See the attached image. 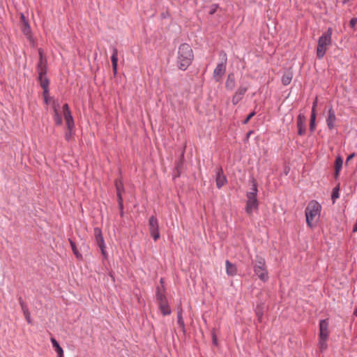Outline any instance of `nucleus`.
<instances>
[{"label": "nucleus", "mask_w": 357, "mask_h": 357, "mask_svg": "<svg viewBox=\"0 0 357 357\" xmlns=\"http://www.w3.org/2000/svg\"><path fill=\"white\" fill-rule=\"evenodd\" d=\"M253 133H254V130H250L249 132H248V133L246 134V136L243 140L245 143H247L249 141V138H250V135Z\"/></svg>", "instance_id": "c03bdc74"}, {"label": "nucleus", "mask_w": 357, "mask_h": 357, "mask_svg": "<svg viewBox=\"0 0 357 357\" xmlns=\"http://www.w3.org/2000/svg\"><path fill=\"white\" fill-rule=\"evenodd\" d=\"M354 315L357 317V307L355 308L354 311Z\"/></svg>", "instance_id": "603ef678"}, {"label": "nucleus", "mask_w": 357, "mask_h": 357, "mask_svg": "<svg viewBox=\"0 0 357 357\" xmlns=\"http://www.w3.org/2000/svg\"><path fill=\"white\" fill-rule=\"evenodd\" d=\"M116 197H117V202H118V204L123 203V195H122V194H117V195H116Z\"/></svg>", "instance_id": "49530a36"}, {"label": "nucleus", "mask_w": 357, "mask_h": 357, "mask_svg": "<svg viewBox=\"0 0 357 357\" xmlns=\"http://www.w3.org/2000/svg\"><path fill=\"white\" fill-rule=\"evenodd\" d=\"M305 116L303 114H299L297 116L296 126L298 128V135L300 136H303L305 134Z\"/></svg>", "instance_id": "4468645a"}, {"label": "nucleus", "mask_w": 357, "mask_h": 357, "mask_svg": "<svg viewBox=\"0 0 357 357\" xmlns=\"http://www.w3.org/2000/svg\"><path fill=\"white\" fill-rule=\"evenodd\" d=\"M254 272L256 275L264 282L268 280V273L266 265L264 258L257 257L256 263L253 266Z\"/></svg>", "instance_id": "39448f33"}, {"label": "nucleus", "mask_w": 357, "mask_h": 357, "mask_svg": "<svg viewBox=\"0 0 357 357\" xmlns=\"http://www.w3.org/2000/svg\"><path fill=\"white\" fill-rule=\"evenodd\" d=\"M49 94H50L49 89H47L46 93H45V91H43V96L44 102L45 104H48V102H49V99H50Z\"/></svg>", "instance_id": "58836bf2"}, {"label": "nucleus", "mask_w": 357, "mask_h": 357, "mask_svg": "<svg viewBox=\"0 0 357 357\" xmlns=\"http://www.w3.org/2000/svg\"><path fill=\"white\" fill-rule=\"evenodd\" d=\"M246 197L248 200L257 199V194L256 192H248Z\"/></svg>", "instance_id": "e433bc0d"}, {"label": "nucleus", "mask_w": 357, "mask_h": 357, "mask_svg": "<svg viewBox=\"0 0 357 357\" xmlns=\"http://www.w3.org/2000/svg\"><path fill=\"white\" fill-rule=\"evenodd\" d=\"M355 155V153H352L351 154L349 155L346 160V164H347L349 160H352Z\"/></svg>", "instance_id": "de8ad7c7"}, {"label": "nucleus", "mask_w": 357, "mask_h": 357, "mask_svg": "<svg viewBox=\"0 0 357 357\" xmlns=\"http://www.w3.org/2000/svg\"><path fill=\"white\" fill-rule=\"evenodd\" d=\"M24 317L26 319V321H27L28 324H31V314H30V312H25V313H24Z\"/></svg>", "instance_id": "79ce46f5"}, {"label": "nucleus", "mask_w": 357, "mask_h": 357, "mask_svg": "<svg viewBox=\"0 0 357 357\" xmlns=\"http://www.w3.org/2000/svg\"><path fill=\"white\" fill-rule=\"evenodd\" d=\"M343 164V160L342 158L340 155H337L335 160V172H334V178H337L340 176V172L342 169Z\"/></svg>", "instance_id": "412c9836"}, {"label": "nucleus", "mask_w": 357, "mask_h": 357, "mask_svg": "<svg viewBox=\"0 0 357 357\" xmlns=\"http://www.w3.org/2000/svg\"><path fill=\"white\" fill-rule=\"evenodd\" d=\"M19 303L21 306V308H22V310L23 312V314L25 313V312H29V308L27 307V305H26V303H24V301H23L22 298V297H20L19 298Z\"/></svg>", "instance_id": "473e14b6"}, {"label": "nucleus", "mask_w": 357, "mask_h": 357, "mask_svg": "<svg viewBox=\"0 0 357 357\" xmlns=\"http://www.w3.org/2000/svg\"><path fill=\"white\" fill-rule=\"evenodd\" d=\"M259 202L257 199L247 200L245 211L248 215H252L253 209H258Z\"/></svg>", "instance_id": "6ab92c4d"}, {"label": "nucleus", "mask_w": 357, "mask_h": 357, "mask_svg": "<svg viewBox=\"0 0 357 357\" xmlns=\"http://www.w3.org/2000/svg\"><path fill=\"white\" fill-rule=\"evenodd\" d=\"M336 121L337 118L335 116V112L333 108V106L331 105L328 110V116L326 119L327 127L330 130H333L335 128Z\"/></svg>", "instance_id": "f8f14e48"}, {"label": "nucleus", "mask_w": 357, "mask_h": 357, "mask_svg": "<svg viewBox=\"0 0 357 357\" xmlns=\"http://www.w3.org/2000/svg\"><path fill=\"white\" fill-rule=\"evenodd\" d=\"M215 183L217 188L219 189L221 188L227 183V177L224 174V172L222 167H219L217 169Z\"/></svg>", "instance_id": "2eb2a0df"}, {"label": "nucleus", "mask_w": 357, "mask_h": 357, "mask_svg": "<svg viewBox=\"0 0 357 357\" xmlns=\"http://www.w3.org/2000/svg\"><path fill=\"white\" fill-rule=\"evenodd\" d=\"M256 316L257 317V321L259 323H261L263 318V312L261 310L256 311Z\"/></svg>", "instance_id": "a19ab883"}, {"label": "nucleus", "mask_w": 357, "mask_h": 357, "mask_svg": "<svg viewBox=\"0 0 357 357\" xmlns=\"http://www.w3.org/2000/svg\"><path fill=\"white\" fill-rule=\"evenodd\" d=\"M160 283L161 284V287H160V288L163 289V288H165V280L163 278H161L160 280Z\"/></svg>", "instance_id": "09e8293b"}, {"label": "nucleus", "mask_w": 357, "mask_h": 357, "mask_svg": "<svg viewBox=\"0 0 357 357\" xmlns=\"http://www.w3.org/2000/svg\"><path fill=\"white\" fill-rule=\"evenodd\" d=\"M120 216H121V218H123V217L124 216V211H123V210L120 211Z\"/></svg>", "instance_id": "3c124183"}, {"label": "nucleus", "mask_w": 357, "mask_h": 357, "mask_svg": "<svg viewBox=\"0 0 357 357\" xmlns=\"http://www.w3.org/2000/svg\"><path fill=\"white\" fill-rule=\"evenodd\" d=\"M63 115L66 121V128L64 132V138L67 142H70L74 135L73 129L75 128L74 119L72 116L69 105L65 103L62 107Z\"/></svg>", "instance_id": "20e7f679"}, {"label": "nucleus", "mask_w": 357, "mask_h": 357, "mask_svg": "<svg viewBox=\"0 0 357 357\" xmlns=\"http://www.w3.org/2000/svg\"><path fill=\"white\" fill-rule=\"evenodd\" d=\"M51 342L52 344V347L54 348V350L57 353L58 357H63V350L59 345V342L56 340V339L51 337Z\"/></svg>", "instance_id": "a878e982"}, {"label": "nucleus", "mask_w": 357, "mask_h": 357, "mask_svg": "<svg viewBox=\"0 0 357 357\" xmlns=\"http://www.w3.org/2000/svg\"><path fill=\"white\" fill-rule=\"evenodd\" d=\"M155 298L156 301H160L162 300L167 299L166 295H165V288H160V287H156V292H155Z\"/></svg>", "instance_id": "cd10ccee"}, {"label": "nucleus", "mask_w": 357, "mask_h": 357, "mask_svg": "<svg viewBox=\"0 0 357 357\" xmlns=\"http://www.w3.org/2000/svg\"><path fill=\"white\" fill-rule=\"evenodd\" d=\"M211 334L213 344H214L215 346H218V338H217L215 328H213L211 330Z\"/></svg>", "instance_id": "f704fd0d"}, {"label": "nucleus", "mask_w": 357, "mask_h": 357, "mask_svg": "<svg viewBox=\"0 0 357 357\" xmlns=\"http://www.w3.org/2000/svg\"><path fill=\"white\" fill-rule=\"evenodd\" d=\"M118 205H119V211H122V210H123V208H124V207H123V203L118 204Z\"/></svg>", "instance_id": "8fccbe9b"}, {"label": "nucleus", "mask_w": 357, "mask_h": 357, "mask_svg": "<svg viewBox=\"0 0 357 357\" xmlns=\"http://www.w3.org/2000/svg\"><path fill=\"white\" fill-rule=\"evenodd\" d=\"M38 81L40 85L45 93H47V89H49L50 79L47 77L46 74L38 73Z\"/></svg>", "instance_id": "aec40b11"}, {"label": "nucleus", "mask_w": 357, "mask_h": 357, "mask_svg": "<svg viewBox=\"0 0 357 357\" xmlns=\"http://www.w3.org/2000/svg\"><path fill=\"white\" fill-rule=\"evenodd\" d=\"M251 182L252 183V188H251V191L250 192H256V194H257L258 189H257V183L256 180L254 178H252V180H251Z\"/></svg>", "instance_id": "4c0bfd02"}, {"label": "nucleus", "mask_w": 357, "mask_h": 357, "mask_svg": "<svg viewBox=\"0 0 357 357\" xmlns=\"http://www.w3.org/2000/svg\"><path fill=\"white\" fill-rule=\"evenodd\" d=\"M321 206L316 200L310 201L305 210L307 225L312 229L315 227L314 221H317L320 217Z\"/></svg>", "instance_id": "f03ea898"}, {"label": "nucleus", "mask_w": 357, "mask_h": 357, "mask_svg": "<svg viewBox=\"0 0 357 357\" xmlns=\"http://www.w3.org/2000/svg\"><path fill=\"white\" fill-rule=\"evenodd\" d=\"M317 104H318V97L316 96V98L314 100L313 103H312L311 114H312L313 112L316 113V108H317Z\"/></svg>", "instance_id": "ea45409f"}, {"label": "nucleus", "mask_w": 357, "mask_h": 357, "mask_svg": "<svg viewBox=\"0 0 357 357\" xmlns=\"http://www.w3.org/2000/svg\"><path fill=\"white\" fill-rule=\"evenodd\" d=\"M68 241L76 258L79 260H82L83 259L82 255L78 251L75 243L71 238H69Z\"/></svg>", "instance_id": "c85d7f7f"}, {"label": "nucleus", "mask_w": 357, "mask_h": 357, "mask_svg": "<svg viewBox=\"0 0 357 357\" xmlns=\"http://www.w3.org/2000/svg\"><path fill=\"white\" fill-rule=\"evenodd\" d=\"M227 67V57L225 54V61L218 63L213 71V78L216 82H219L222 77L225 74Z\"/></svg>", "instance_id": "1a4fd4ad"}, {"label": "nucleus", "mask_w": 357, "mask_h": 357, "mask_svg": "<svg viewBox=\"0 0 357 357\" xmlns=\"http://www.w3.org/2000/svg\"><path fill=\"white\" fill-rule=\"evenodd\" d=\"M333 28L328 27L318 40L317 47V56L318 59H322L327 51V47L332 43Z\"/></svg>", "instance_id": "7ed1b4c3"}, {"label": "nucleus", "mask_w": 357, "mask_h": 357, "mask_svg": "<svg viewBox=\"0 0 357 357\" xmlns=\"http://www.w3.org/2000/svg\"><path fill=\"white\" fill-rule=\"evenodd\" d=\"M53 120L56 126H60L63 123L62 115L59 112V104L55 101L53 102Z\"/></svg>", "instance_id": "ddd939ff"}, {"label": "nucleus", "mask_w": 357, "mask_h": 357, "mask_svg": "<svg viewBox=\"0 0 357 357\" xmlns=\"http://www.w3.org/2000/svg\"><path fill=\"white\" fill-rule=\"evenodd\" d=\"M236 85L235 75L234 73H231L227 75L226 82H225V88L227 90L231 91L234 89Z\"/></svg>", "instance_id": "4be33fe9"}, {"label": "nucleus", "mask_w": 357, "mask_h": 357, "mask_svg": "<svg viewBox=\"0 0 357 357\" xmlns=\"http://www.w3.org/2000/svg\"><path fill=\"white\" fill-rule=\"evenodd\" d=\"M114 185L116 188V195L123 194L125 192L124 185L121 178H117L114 181Z\"/></svg>", "instance_id": "bb28decb"}, {"label": "nucleus", "mask_w": 357, "mask_h": 357, "mask_svg": "<svg viewBox=\"0 0 357 357\" xmlns=\"http://www.w3.org/2000/svg\"><path fill=\"white\" fill-rule=\"evenodd\" d=\"M319 339H328L329 337V321L328 319H325L320 320L319 321Z\"/></svg>", "instance_id": "9d476101"}, {"label": "nucleus", "mask_w": 357, "mask_h": 357, "mask_svg": "<svg viewBox=\"0 0 357 357\" xmlns=\"http://www.w3.org/2000/svg\"><path fill=\"white\" fill-rule=\"evenodd\" d=\"M248 90V88L247 86H240L232 96V104L234 105H236L240 101H241Z\"/></svg>", "instance_id": "9b49d317"}, {"label": "nucleus", "mask_w": 357, "mask_h": 357, "mask_svg": "<svg viewBox=\"0 0 357 357\" xmlns=\"http://www.w3.org/2000/svg\"><path fill=\"white\" fill-rule=\"evenodd\" d=\"M177 323L181 328L184 335L186 334L185 324L183 318V308L181 303L180 302L179 305L177 307Z\"/></svg>", "instance_id": "f3484780"}, {"label": "nucleus", "mask_w": 357, "mask_h": 357, "mask_svg": "<svg viewBox=\"0 0 357 357\" xmlns=\"http://www.w3.org/2000/svg\"><path fill=\"white\" fill-rule=\"evenodd\" d=\"M349 1H350V0H343V1H342V3H343V4H346V3H347L348 2H349Z\"/></svg>", "instance_id": "864d4df0"}, {"label": "nucleus", "mask_w": 357, "mask_h": 357, "mask_svg": "<svg viewBox=\"0 0 357 357\" xmlns=\"http://www.w3.org/2000/svg\"><path fill=\"white\" fill-rule=\"evenodd\" d=\"M20 21L22 22V24H23L26 22H29L28 20L26 18V17L24 16V15L23 13L20 14Z\"/></svg>", "instance_id": "a18cd8bd"}, {"label": "nucleus", "mask_w": 357, "mask_h": 357, "mask_svg": "<svg viewBox=\"0 0 357 357\" xmlns=\"http://www.w3.org/2000/svg\"><path fill=\"white\" fill-rule=\"evenodd\" d=\"M226 273L229 276H234L237 274V267L229 260H226Z\"/></svg>", "instance_id": "b1692460"}, {"label": "nucleus", "mask_w": 357, "mask_h": 357, "mask_svg": "<svg viewBox=\"0 0 357 357\" xmlns=\"http://www.w3.org/2000/svg\"><path fill=\"white\" fill-rule=\"evenodd\" d=\"M111 61L112 64V70L114 75L117 73V63H118V50L116 47H113L112 55L111 56Z\"/></svg>", "instance_id": "5701e85b"}, {"label": "nucleus", "mask_w": 357, "mask_h": 357, "mask_svg": "<svg viewBox=\"0 0 357 357\" xmlns=\"http://www.w3.org/2000/svg\"><path fill=\"white\" fill-rule=\"evenodd\" d=\"M256 114V112L255 111H253L252 112H250L248 116L243 121V124H247L250 120L254 116H255Z\"/></svg>", "instance_id": "c9c22d12"}, {"label": "nucleus", "mask_w": 357, "mask_h": 357, "mask_svg": "<svg viewBox=\"0 0 357 357\" xmlns=\"http://www.w3.org/2000/svg\"><path fill=\"white\" fill-rule=\"evenodd\" d=\"M293 75L291 72L284 73L282 77V83L284 86L289 85L292 80Z\"/></svg>", "instance_id": "c756f323"}, {"label": "nucleus", "mask_w": 357, "mask_h": 357, "mask_svg": "<svg viewBox=\"0 0 357 357\" xmlns=\"http://www.w3.org/2000/svg\"><path fill=\"white\" fill-rule=\"evenodd\" d=\"M356 23H357V17H353L351 19V20L349 22V25L351 28H354Z\"/></svg>", "instance_id": "37998d69"}, {"label": "nucleus", "mask_w": 357, "mask_h": 357, "mask_svg": "<svg viewBox=\"0 0 357 357\" xmlns=\"http://www.w3.org/2000/svg\"><path fill=\"white\" fill-rule=\"evenodd\" d=\"M158 309L163 316L170 315L172 314V310L168 303V300H162L158 301Z\"/></svg>", "instance_id": "dca6fc26"}, {"label": "nucleus", "mask_w": 357, "mask_h": 357, "mask_svg": "<svg viewBox=\"0 0 357 357\" xmlns=\"http://www.w3.org/2000/svg\"><path fill=\"white\" fill-rule=\"evenodd\" d=\"M185 147H186V145L184 146V149H183V152L181 153L180 159L178 160V161L176 164V167H175V172H176V173L174 175V178H178V177H179L181 176V170H182V168H183V166L184 152H185Z\"/></svg>", "instance_id": "a211bd4d"}, {"label": "nucleus", "mask_w": 357, "mask_h": 357, "mask_svg": "<svg viewBox=\"0 0 357 357\" xmlns=\"http://www.w3.org/2000/svg\"><path fill=\"white\" fill-rule=\"evenodd\" d=\"M39 61L36 66L38 73L47 74V60L44 54L43 50L42 48L38 49Z\"/></svg>", "instance_id": "6e6552de"}, {"label": "nucleus", "mask_w": 357, "mask_h": 357, "mask_svg": "<svg viewBox=\"0 0 357 357\" xmlns=\"http://www.w3.org/2000/svg\"><path fill=\"white\" fill-rule=\"evenodd\" d=\"M93 234L97 245L100 248L104 258L106 259L107 257V254L105 250L106 246L101 229L99 227H95L93 229Z\"/></svg>", "instance_id": "423d86ee"}, {"label": "nucleus", "mask_w": 357, "mask_h": 357, "mask_svg": "<svg viewBox=\"0 0 357 357\" xmlns=\"http://www.w3.org/2000/svg\"><path fill=\"white\" fill-rule=\"evenodd\" d=\"M327 340H328V339H324V340L319 339V343H318V347H319V349L321 352H323L327 349V348H328Z\"/></svg>", "instance_id": "7c9ffc66"}, {"label": "nucleus", "mask_w": 357, "mask_h": 357, "mask_svg": "<svg viewBox=\"0 0 357 357\" xmlns=\"http://www.w3.org/2000/svg\"><path fill=\"white\" fill-rule=\"evenodd\" d=\"M21 31L29 41L32 40L33 37L31 33V29L29 22H26L22 24Z\"/></svg>", "instance_id": "393cba45"}, {"label": "nucleus", "mask_w": 357, "mask_h": 357, "mask_svg": "<svg viewBox=\"0 0 357 357\" xmlns=\"http://www.w3.org/2000/svg\"><path fill=\"white\" fill-rule=\"evenodd\" d=\"M149 229L150 235L153 237L155 241L160 238L159 225L157 218L155 215H151L149 220Z\"/></svg>", "instance_id": "0eeeda50"}, {"label": "nucleus", "mask_w": 357, "mask_h": 357, "mask_svg": "<svg viewBox=\"0 0 357 357\" xmlns=\"http://www.w3.org/2000/svg\"><path fill=\"white\" fill-rule=\"evenodd\" d=\"M194 61V53L191 46L188 43L179 45L176 56V66L181 70H186Z\"/></svg>", "instance_id": "f257e3e1"}, {"label": "nucleus", "mask_w": 357, "mask_h": 357, "mask_svg": "<svg viewBox=\"0 0 357 357\" xmlns=\"http://www.w3.org/2000/svg\"><path fill=\"white\" fill-rule=\"evenodd\" d=\"M339 197V185L336 186L333 188L331 195V199H333V202L336 199Z\"/></svg>", "instance_id": "72a5a7b5"}, {"label": "nucleus", "mask_w": 357, "mask_h": 357, "mask_svg": "<svg viewBox=\"0 0 357 357\" xmlns=\"http://www.w3.org/2000/svg\"><path fill=\"white\" fill-rule=\"evenodd\" d=\"M316 113H312L310 115V130L311 132H313L315 130V121H316Z\"/></svg>", "instance_id": "2f4dec72"}]
</instances>
